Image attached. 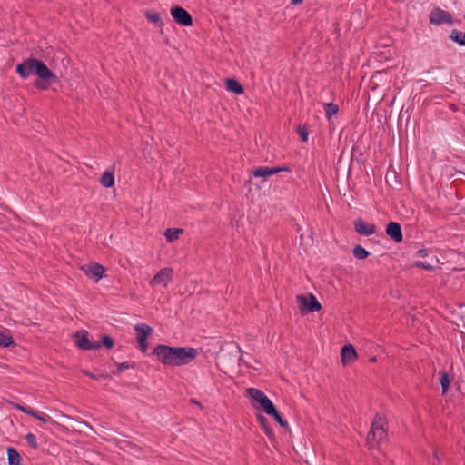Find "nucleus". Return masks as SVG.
Wrapping results in <instances>:
<instances>
[{
    "label": "nucleus",
    "mask_w": 465,
    "mask_h": 465,
    "mask_svg": "<svg viewBox=\"0 0 465 465\" xmlns=\"http://www.w3.org/2000/svg\"><path fill=\"white\" fill-rule=\"evenodd\" d=\"M84 374H85L86 376H88V377H90V378H92V379H95V380H97V379H99V378H100V376H97V375H95V374H93V373H91L90 371H84Z\"/></svg>",
    "instance_id": "obj_36"
},
{
    "label": "nucleus",
    "mask_w": 465,
    "mask_h": 465,
    "mask_svg": "<svg viewBox=\"0 0 465 465\" xmlns=\"http://www.w3.org/2000/svg\"><path fill=\"white\" fill-rule=\"evenodd\" d=\"M298 133L302 142L305 143L308 141V132L304 127H299Z\"/></svg>",
    "instance_id": "obj_31"
},
{
    "label": "nucleus",
    "mask_w": 465,
    "mask_h": 465,
    "mask_svg": "<svg viewBox=\"0 0 465 465\" xmlns=\"http://www.w3.org/2000/svg\"><path fill=\"white\" fill-rule=\"evenodd\" d=\"M428 254V251L426 249H420L416 252V256L418 257H425Z\"/></svg>",
    "instance_id": "obj_34"
},
{
    "label": "nucleus",
    "mask_w": 465,
    "mask_h": 465,
    "mask_svg": "<svg viewBox=\"0 0 465 465\" xmlns=\"http://www.w3.org/2000/svg\"><path fill=\"white\" fill-rule=\"evenodd\" d=\"M387 235L395 242L402 241V232L401 225L396 222H391L386 227Z\"/></svg>",
    "instance_id": "obj_15"
},
{
    "label": "nucleus",
    "mask_w": 465,
    "mask_h": 465,
    "mask_svg": "<svg viewBox=\"0 0 465 465\" xmlns=\"http://www.w3.org/2000/svg\"><path fill=\"white\" fill-rule=\"evenodd\" d=\"M173 280V270L171 268L161 269L149 282L152 287L162 286L167 288Z\"/></svg>",
    "instance_id": "obj_7"
},
{
    "label": "nucleus",
    "mask_w": 465,
    "mask_h": 465,
    "mask_svg": "<svg viewBox=\"0 0 465 465\" xmlns=\"http://www.w3.org/2000/svg\"><path fill=\"white\" fill-rule=\"evenodd\" d=\"M355 231L364 236H370L376 232V226L373 223H368L362 219H357L354 221Z\"/></svg>",
    "instance_id": "obj_14"
},
{
    "label": "nucleus",
    "mask_w": 465,
    "mask_h": 465,
    "mask_svg": "<svg viewBox=\"0 0 465 465\" xmlns=\"http://www.w3.org/2000/svg\"><path fill=\"white\" fill-rule=\"evenodd\" d=\"M153 355L163 365L175 367V347L158 345L153 349Z\"/></svg>",
    "instance_id": "obj_4"
},
{
    "label": "nucleus",
    "mask_w": 465,
    "mask_h": 465,
    "mask_svg": "<svg viewBox=\"0 0 465 465\" xmlns=\"http://www.w3.org/2000/svg\"><path fill=\"white\" fill-rule=\"evenodd\" d=\"M251 403L255 409L262 410L266 414L274 412V405L263 391L255 388L247 389Z\"/></svg>",
    "instance_id": "obj_2"
},
{
    "label": "nucleus",
    "mask_w": 465,
    "mask_h": 465,
    "mask_svg": "<svg viewBox=\"0 0 465 465\" xmlns=\"http://www.w3.org/2000/svg\"><path fill=\"white\" fill-rule=\"evenodd\" d=\"M237 350L242 353V350L240 347L237 346Z\"/></svg>",
    "instance_id": "obj_41"
},
{
    "label": "nucleus",
    "mask_w": 465,
    "mask_h": 465,
    "mask_svg": "<svg viewBox=\"0 0 465 465\" xmlns=\"http://www.w3.org/2000/svg\"><path fill=\"white\" fill-rule=\"evenodd\" d=\"M35 418L43 422H48L51 420V417L45 413H43V414L36 413V416H35Z\"/></svg>",
    "instance_id": "obj_33"
},
{
    "label": "nucleus",
    "mask_w": 465,
    "mask_h": 465,
    "mask_svg": "<svg viewBox=\"0 0 465 465\" xmlns=\"http://www.w3.org/2000/svg\"><path fill=\"white\" fill-rule=\"evenodd\" d=\"M386 436L384 430V421L381 418H376L371 424V430L367 437V443L370 449L375 447L376 443L381 441Z\"/></svg>",
    "instance_id": "obj_3"
},
{
    "label": "nucleus",
    "mask_w": 465,
    "mask_h": 465,
    "mask_svg": "<svg viewBox=\"0 0 465 465\" xmlns=\"http://www.w3.org/2000/svg\"><path fill=\"white\" fill-rule=\"evenodd\" d=\"M15 345L14 339L9 330L0 326V347H10Z\"/></svg>",
    "instance_id": "obj_17"
},
{
    "label": "nucleus",
    "mask_w": 465,
    "mask_h": 465,
    "mask_svg": "<svg viewBox=\"0 0 465 465\" xmlns=\"http://www.w3.org/2000/svg\"><path fill=\"white\" fill-rule=\"evenodd\" d=\"M145 16L151 23L162 25L161 16L158 13L148 11L145 13Z\"/></svg>",
    "instance_id": "obj_26"
},
{
    "label": "nucleus",
    "mask_w": 465,
    "mask_h": 465,
    "mask_svg": "<svg viewBox=\"0 0 465 465\" xmlns=\"http://www.w3.org/2000/svg\"><path fill=\"white\" fill-rule=\"evenodd\" d=\"M302 2V0H292L291 4L292 5H298V4H301Z\"/></svg>",
    "instance_id": "obj_40"
},
{
    "label": "nucleus",
    "mask_w": 465,
    "mask_h": 465,
    "mask_svg": "<svg viewBox=\"0 0 465 465\" xmlns=\"http://www.w3.org/2000/svg\"><path fill=\"white\" fill-rule=\"evenodd\" d=\"M25 439L30 447H32L34 449H36L38 447L37 439L33 433H31V432L27 433L25 435Z\"/></svg>",
    "instance_id": "obj_27"
},
{
    "label": "nucleus",
    "mask_w": 465,
    "mask_h": 465,
    "mask_svg": "<svg viewBox=\"0 0 465 465\" xmlns=\"http://www.w3.org/2000/svg\"><path fill=\"white\" fill-rule=\"evenodd\" d=\"M258 419L260 420V421H261V423H262V425L263 427H264V426H266V424H265L266 419H265L263 416L260 415V416L258 417Z\"/></svg>",
    "instance_id": "obj_39"
},
{
    "label": "nucleus",
    "mask_w": 465,
    "mask_h": 465,
    "mask_svg": "<svg viewBox=\"0 0 465 465\" xmlns=\"http://www.w3.org/2000/svg\"><path fill=\"white\" fill-rule=\"evenodd\" d=\"M226 88L228 91L232 92L236 94H241L243 93V88L240 84V83L234 79H227L226 80Z\"/></svg>",
    "instance_id": "obj_19"
},
{
    "label": "nucleus",
    "mask_w": 465,
    "mask_h": 465,
    "mask_svg": "<svg viewBox=\"0 0 465 465\" xmlns=\"http://www.w3.org/2000/svg\"><path fill=\"white\" fill-rule=\"evenodd\" d=\"M268 415H271L272 416L275 420L283 428L287 427V422L286 420H284L282 419V417L279 414V412L277 411L276 408L274 407V412L272 413H268Z\"/></svg>",
    "instance_id": "obj_28"
},
{
    "label": "nucleus",
    "mask_w": 465,
    "mask_h": 465,
    "mask_svg": "<svg viewBox=\"0 0 465 465\" xmlns=\"http://www.w3.org/2000/svg\"><path fill=\"white\" fill-rule=\"evenodd\" d=\"M100 183L106 188H111L114 184V173L112 171H106L100 178Z\"/></svg>",
    "instance_id": "obj_18"
},
{
    "label": "nucleus",
    "mask_w": 465,
    "mask_h": 465,
    "mask_svg": "<svg viewBox=\"0 0 465 465\" xmlns=\"http://www.w3.org/2000/svg\"><path fill=\"white\" fill-rule=\"evenodd\" d=\"M443 394L447 392L450 385V379L447 372H442L440 380Z\"/></svg>",
    "instance_id": "obj_25"
},
{
    "label": "nucleus",
    "mask_w": 465,
    "mask_h": 465,
    "mask_svg": "<svg viewBox=\"0 0 465 465\" xmlns=\"http://www.w3.org/2000/svg\"><path fill=\"white\" fill-rule=\"evenodd\" d=\"M23 412H24V413H25V414H27V415L33 416V417L36 416V412H35V411H33L32 409H30V408H26V407H25V409L23 410Z\"/></svg>",
    "instance_id": "obj_35"
},
{
    "label": "nucleus",
    "mask_w": 465,
    "mask_h": 465,
    "mask_svg": "<svg viewBox=\"0 0 465 465\" xmlns=\"http://www.w3.org/2000/svg\"><path fill=\"white\" fill-rule=\"evenodd\" d=\"M450 38L454 42L465 45V33L454 30L451 33Z\"/></svg>",
    "instance_id": "obj_24"
},
{
    "label": "nucleus",
    "mask_w": 465,
    "mask_h": 465,
    "mask_svg": "<svg viewBox=\"0 0 465 465\" xmlns=\"http://www.w3.org/2000/svg\"><path fill=\"white\" fill-rule=\"evenodd\" d=\"M352 253L353 256L358 260H363L370 254L369 252L361 245H356L352 250Z\"/></svg>",
    "instance_id": "obj_22"
},
{
    "label": "nucleus",
    "mask_w": 465,
    "mask_h": 465,
    "mask_svg": "<svg viewBox=\"0 0 465 465\" xmlns=\"http://www.w3.org/2000/svg\"><path fill=\"white\" fill-rule=\"evenodd\" d=\"M357 358V353L351 344L345 345L341 351V360L343 365H348L354 361Z\"/></svg>",
    "instance_id": "obj_16"
},
{
    "label": "nucleus",
    "mask_w": 465,
    "mask_h": 465,
    "mask_svg": "<svg viewBox=\"0 0 465 465\" xmlns=\"http://www.w3.org/2000/svg\"><path fill=\"white\" fill-rule=\"evenodd\" d=\"M430 22L436 25L449 24L451 22V15L447 11L435 8L430 14Z\"/></svg>",
    "instance_id": "obj_12"
},
{
    "label": "nucleus",
    "mask_w": 465,
    "mask_h": 465,
    "mask_svg": "<svg viewBox=\"0 0 465 465\" xmlns=\"http://www.w3.org/2000/svg\"><path fill=\"white\" fill-rule=\"evenodd\" d=\"M7 457L9 465H20V454L14 448L7 449Z\"/></svg>",
    "instance_id": "obj_20"
},
{
    "label": "nucleus",
    "mask_w": 465,
    "mask_h": 465,
    "mask_svg": "<svg viewBox=\"0 0 465 465\" xmlns=\"http://www.w3.org/2000/svg\"><path fill=\"white\" fill-rule=\"evenodd\" d=\"M12 406L16 409V410H19L21 411H23V410L25 409V406L23 405H20L18 403H12Z\"/></svg>",
    "instance_id": "obj_38"
},
{
    "label": "nucleus",
    "mask_w": 465,
    "mask_h": 465,
    "mask_svg": "<svg viewBox=\"0 0 465 465\" xmlns=\"http://www.w3.org/2000/svg\"><path fill=\"white\" fill-rule=\"evenodd\" d=\"M297 302L302 313L318 312L322 308L320 302L312 293L297 296Z\"/></svg>",
    "instance_id": "obj_5"
},
{
    "label": "nucleus",
    "mask_w": 465,
    "mask_h": 465,
    "mask_svg": "<svg viewBox=\"0 0 465 465\" xmlns=\"http://www.w3.org/2000/svg\"><path fill=\"white\" fill-rule=\"evenodd\" d=\"M130 367H131V365L128 362L119 363V364H117L116 371H113V373L114 375H119L120 373H122L125 370L129 369Z\"/></svg>",
    "instance_id": "obj_29"
},
{
    "label": "nucleus",
    "mask_w": 465,
    "mask_h": 465,
    "mask_svg": "<svg viewBox=\"0 0 465 465\" xmlns=\"http://www.w3.org/2000/svg\"><path fill=\"white\" fill-rule=\"evenodd\" d=\"M263 430H264V432L266 433V435H268L269 437L272 436V429H270V428H269V427H267V426H264Z\"/></svg>",
    "instance_id": "obj_37"
},
{
    "label": "nucleus",
    "mask_w": 465,
    "mask_h": 465,
    "mask_svg": "<svg viewBox=\"0 0 465 465\" xmlns=\"http://www.w3.org/2000/svg\"><path fill=\"white\" fill-rule=\"evenodd\" d=\"M137 333V341L142 352L145 353L148 349L147 337L153 331V329L145 323H138L134 326Z\"/></svg>",
    "instance_id": "obj_8"
},
{
    "label": "nucleus",
    "mask_w": 465,
    "mask_h": 465,
    "mask_svg": "<svg viewBox=\"0 0 465 465\" xmlns=\"http://www.w3.org/2000/svg\"><path fill=\"white\" fill-rule=\"evenodd\" d=\"M170 13L174 21L180 25L191 26L193 25V18L184 8L174 6L171 8Z\"/></svg>",
    "instance_id": "obj_10"
},
{
    "label": "nucleus",
    "mask_w": 465,
    "mask_h": 465,
    "mask_svg": "<svg viewBox=\"0 0 465 465\" xmlns=\"http://www.w3.org/2000/svg\"><path fill=\"white\" fill-rule=\"evenodd\" d=\"M182 229L169 228L164 232V236L168 242H173L183 233Z\"/></svg>",
    "instance_id": "obj_21"
},
{
    "label": "nucleus",
    "mask_w": 465,
    "mask_h": 465,
    "mask_svg": "<svg viewBox=\"0 0 465 465\" xmlns=\"http://www.w3.org/2000/svg\"><path fill=\"white\" fill-rule=\"evenodd\" d=\"M16 72L24 79L33 74L37 75L39 82L36 86L40 89H47L56 79L55 74L42 61L36 58H29L18 64Z\"/></svg>",
    "instance_id": "obj_1"
},
{
    "label": "nucleus",
    "mask_w": 465,
    "mask_h": 465,
    "mask_svg": "<svg viewBox=\"0 0 465 465\" xmlns=\"http://www.w3.org/2000/svg\"><path fill=\"white\" fill-rule=\"evenodd\" d=\"M102 344L106 347L107 349H110L114 346V341L109 336L105 335L102 339Z\"/></svg>",
    "instance_id": "obj_30"
},
{
    "label": "nucleus",
    "mask_w": 465,
    "mask_h": 465,
    "mask_svg": "<svg viewBox=\"0 0 465 465\" xmlns=\"http://www.w3.org/2000/svg\"><path fill=\"white\" fill-rule=\"evenodd\" d=\"M414 265L416 267L422 268V269H425V270H428V271H430V270L433 269L432 265H430V264H429L427 262H420V261L415 262Z\"/></svg>",
    "instance_id": "obj_32"
},
{
    "label": "nucleus",
    "mask_w": 465,
    "mask_h": 465,
    "mask_svg": "<svg viewBox=\"0 0 465 465\" xmlns=\"http://www.w3.org/2000/svg\"><path fill=\"white\" fill-rule=\"evenodd\" d=\"M198 355L192 347H175V366H182L193 361Z\"/></svg>",
    "instance_id": "obj_6"
},
{
    "label": "nucleus",
    "mask_w": 465,
    "mask_h": 465,
    "mask_svg": "<svg viewBox=\"0 0 465 465\" xmlns=\"http://www.w3.org/2000/svg\"><path fill=\"white\" fill-rule=\"evenodd\" d=\"M81 270L90 278L98 282L104 276V267L95 262L84 264Z\"/></svg>",
    "instance_id": "obj_11"
},
{
    "label": "nucleus",
    "mask_w": 465,
    "mask_h": 465,
    "mask_svg": "<svg viewBox=\"0 0 465 465\" xmlns=\"http://www.w3.org/2000/svg\"><path fill=\"white\" fill-rule=\"evenodd\" d=\"M324 107H325L326 117L328 119H331L339 111L338 105L333 103H327V104H325Z\"/></svg>",
    "instance_id": "obj_23"
},
{
    "label": "nucleus",
    "mask_w": 465,
    "mask_h": 465,
    "mask_svg": "<svg viewBox=\"0 0 465 465\" xmlns=\"http://www.w3.org/2000/svg\"><path fill=\"white\" fill-rule=\"evenodd\" d=\"M75 343L78 348L84 351L96 350L100 348L101 343L99 341H91L88 339V333L86 331H77L74 335Z\"/></svg>",
    "instance_id": "obj_9"
},
{
    "label": "nucleus",
    "mask_w": 465,
    "mask_h": 465,
    "mask_svg": "<svg viewBox=\"0 0 465 465\" xmlns=\"http://www.w3.org/2000/svg\"><path fill=\"white\" fill-rule=\"evenodd\" d=\"M289 171V168L286 166L282 167H269V166H260L252 171V173L254 177H262L266 178L271 175L276 174L280 172Z\"/></svg>",
    "instance_id": "obj_13"
}]
</instances>
